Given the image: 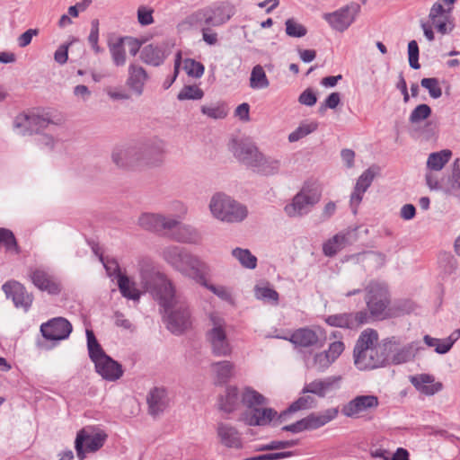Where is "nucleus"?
Masks as SVG:
<instances>
[{
    "label": "nucleus",
    "instance_id": "9",
    "mask_svg": "<svg viewBox=\"0 0 460 460\" xmlns=\"http://www.w3.org/2000/svg\"><path fill=\"white\" fill-rule=\"evenodd\" d=\"M360 11V5L357 3H350L332 13L323 14V19L335 31L343 32L355 21Z\"/></svg>",
    "mask_w": 460,
    "mask_h": 460
},
{
    "label": "nucleus",
    "instance_id": "35",
    "mask_svg": "<svg viewBox=\"0 0 460 460\" xmlns=\"http://www.w3.org/2000/svg\"><path fill=\"white\" fill-rule=\"evenodd\" d=\"M348 243V237L346 234L339 233L328 239L323 244V253L327 257L335 256L341 251Z\"/></svg>",
    "mask_w": 460,
    "mask_h": 460
},
{
    "label": "nucleus",
    "instance_id": "61",
    "mask_svg": "<svg viewBox=\"0 0 460 460\" xmlns=\"http://www.w3.org/2000/svg\"><path fill=\"white\" fill-rule=\"evenodd\" d=\"M295 456L293 451L267 453L245 458L244 460H279Z\"/></svg>",
    "mask_w": 460,
    "mask_h": 460
},
{
    "label": "nucleus",
    "instance_id": "10",
    "mask_svg": "<svg viewBox=\"0 0 460 460\" xmlns=\"http://www.w3.org/2000/svg\"><path fill=\"white\" fill-rule=\"evenodd\" d=\"M140 164L158 165L162 163L165 153V142L160 138L153 137L137 144Z\"/></svg>",
    "mask_w": 460,
    "mask_h": 460
},
{
    "label": "nucleus",
    "instance_id": "36",
    "mask_svg": "<svg viewBox=\"0 0 460 460\" xmlns=\"http://www.w3.org/2000/svg\"><path fill=\"white\" fill-rule=\"evenodd\" d=\"M239 404V391L235 386H228L225 395L219 399L220 410L231 413L236 410Z\"/></svg>",
    "mask_w": 460,
    "mask_h": 460
},
{
    "label": "nucleus",
    "instance_id": "13",
    "mask_svg": "<svg viewBox=\"0 0 460 460\" xmlns=\"http://www.w3.org/2000/svg\"><path fill=\"white\" fill-rule=\"evenodd\" d=\"M138 226L144 230L161 233L164 230H172L179 225V219L165 217L158 213H143L137 220Z\"/></svg>",
    "mask_w": 460,
    "mask_h": 460
},
{
    "label": "nucleus",
    "instance_id": "39",
    "mask_svg": "<svg viewBox=\"0 0 460 460\" xmlns=\"http://www.w3.org/2000/svg\"><path fill=\"white\" fill-rule=\"evenodd\" d=\"M247 208L234 199L221 221L226 223H240L247 217Z\"/></svg>",
    "mask_w": 460,
    "mask_h": 460
},
{
    "label": "nucleus",
    "instance_id": "29",
    "mask_svg": "<svg viewBox=\"0 0 460 460\" xmlns=\"http://www.w3.org/2000/svg\"><path fill=\"white\" fill-rule=\"evenodd\" d=\"M251 168L253 172L261 175H274L279 171L280 162L278 159L266 157L261 153L260 157L257 158Z\"/></svg>",
    "mask_w": 460,
    "mask_h": 460
},
{
    "label": "nucleus",
    "instance_id": "24",
    "mask_svg": "<svg viewBox=\"0 0 460 460\" xmlns=\"http://www.w3.org/2000/svg\"><path fill=\"white\" fill-rule=\"evenodd\" d=\"M170 231L169 237L177 243L197 245L202 242V234L197 228L190 225H181L180 221L179 225Z\"/></svg>",
    "mask_w": 460,
    "mask_h": 460
},
{
    "label": "nucleus",
    "instance_id": "14",
    "mask_svg": "<svg viewBox=\"0 0 460 460\" xmlns=\"http://www.w3.org/2000/svg\"><path fill=\"white\" fill-rule=\"evenodd\" d=\"M72 330V324L64 317L52 318L40 325V332L43 338L51 341L67 339Z\"/></svg>",
    "mask_w": 460,
    "mask_h": 460
},
{
    "label": "nucleus",
    "instance_id": "5",
    "mask_svg": "<svg viewBox=\"0 0 460 460\" xmlns=\"http://www.w3.org/2000/svg\"><path fill=\"white\" fill-rule=\"evenodd\" d=\"M212 327L205 333V341L209 345L213 356L218 358L230 357L233 353V346L227 337L226 323L224 319L210 314Z\"/></svg>",
    "mask_w": 460,
    "mask_h": 460
},
{
    "label": "nucleus",
    "instance_id": "31",
    "mask_svg": "<svg viewBox=\"0 0 460 460\" xmlns=\"http://www.w3.org/2000/svg\"><path fill=\"white\" fill-rule=\"evenodd\" d=\"M114 271L118 272V286L122 296L131 299L138 300L140 298V292L135 288V284L130 282L129 278L120 272L118 263L114 262Z\"/></svg>",
    "mask_w": 460,
    "mask_h": 460
},
{
    "label": "nucleus",
    "instance_id": "59",
    "mask_svg": "<svg viewBox=\"0 0 460 460\" xmlns=\"http://www.w3.org/2000/svg\"><path fill=\"white\" fill-rule=\"evenodd\" d=\"M420 49L416 40H412L408 43V58L409 65L412 69H419L420 65L419 63Z\"/></svg>",
    "mask_w": 460,
    "mask_h": 460
},
{
    "label": "nucleus",
    "instance_id": "16",
    "mask_svg": "<svg viewBox=\"0 0 460 460\" xmlns=\"http://www.w3.org/2000/svg\"><path fill=\"white\" fill-rule=\"evenodd\" d=\"M28 277L32 284L41 291L49 295H58L61 292V286L55 277L44 267L31 268Z\"/></svg>",
    "mask_w": 460,
    "mask_h": 460
},
{
    "label": "nucleus",
    "instance_id": "50",
    "mask_svg": "<svg viewBox=\"0 0 460 460\" xmlns=\"http://www.w3.org/2000/svg\"><path fill=\"white\" fill-rule=\"evenodd\" d=\"M451 10L452 8H448L447 14L444 15V18L431 21L437 31L442 35L450 33L455 28L454 20L450 15Z\"/></svg>",
    "mask_w": 460,
    "mask_h": 460
},
{
    "label": "nucleus",
    "instance_id": "28",
    "mask_svg": "<svg viewBox=\"0 0 460 460\" xmlns=\"http://www.w3.org/2000/svg\"><path fill=\"white\" fill-rule=\"evenodd\" d=\"M412 385L420 393L426 395H433L442 390L440 382L434 383V376L429 374L412 376L410 378Z\"/></svg>",
    "mask_w": 460,
    "mask_h": 460
},
{
    "label": "nucleus",
    "instance_id": "37",
    "mask_svg": "<svg viewBox=\"0 0 460 460\" xmlns=\"http://www.w3.org/2000/svg\"><path fill=\"white\" fill-rule=\"evenodd\" d=\"M460 160L457 158L453 164L452 174L448 177L443 190L445 193L460 198Z\"/></svg>",
    "mask_w": 460,
    "mask_h": 460
},
{
    "label": "nucleus",
    "instance_id": "21",
    "mask_svg": "<svg viewBox=\"0 0 460 460\" xmlns=\"http://www.w3.org/2000/svg\"><path fill=\"white\" fill-rule=\"evenodd\" d=\"M217 434L224 447L234 449L243 448L242 434L231 424L218 422L217 425Z\"/></svg>",
    "mask_w": 460,
    "mask_h": 460
},
{
    "label": "nucleus",
    "instance_id": "17",
    "mask_svg": "<svg viewBox=\"0 0 460 460\" xmlns=\"http://www.w3.org/2000/svg\"><path fill=\"white\" fill-rule=\"evenodd\" d=\"M51 120L49 119L36 114H19L13 122V126L18 134L32 135L39 134L41 129L46 128Z\"/></svg>",
    "mask_w": 460,
    "mask_h": 460
},
{
    "label": "nucleus",
    "instance_id": "58",
    "mask_svg": "<svg viewBox=\"0 0 460 460\" xmlns=\"http://www.w3.org/2000/svg\"><path fill=\"white\" fill-rule=\"evenodd\" d=\"M184 68L190 76L195 78H200L205 71V66L202 63L191 58H187L185 60Z\"/></svg>",
    "mask_w": 460,
    "mask_h": 460
},
{
    "label": "nucleus",
    "instance_id": "52",
    "mask_svg": "<svg viewBox=\"0 0 460 460\" xmlns=\"http://www.w3.org/2000/svg\"><path fill=\"white\" fill-rule=\"evenodd\" d=\"M431 113V108L428 104H419L410 114L409 121L413 125L419 124L428 119Z\"/></svg>",
    "mask_w": 460,
    "mask_h": 460
},
{
    "label": "nucleus",
    "instance_id": "43",
    "mask_svg": "<svg viewBox=\"0 0 460 460\" xmlns=\"http://www.w3.org/2000/svg\"><path fill=\"white\" fill-rule=\"evenodd\" d=\"M211 367L216 373L217 381L219 384H226L229 381L234 367V364L228 360L215 362Z\"/></svg>",
    "mask_w": 460,
    "mask_h": 460
},
{
    "label": "nucleus",
    "instance_id": "12",
    "mask_svg": "<svg viewBox=\"0 0 460 460\" xmlns=\"http://www.w3.org/2000/svg\"><path fill=\"white\" fill-rule=\"evenodd\" d=\"M378 405V397L374 394L357 395L342 405L341 412L347 418L357 419L360 414L376 409Z\"/></svg>",
    "mask_w": 460,
    "mask_h": 460
},
{
    "label": "nucleus",
    "instance_id": "40",
    "mask_svg": "<svg viewBox=\"0 0 460 460\" xmlns=\"http://www.w3.org/2000/svg\"><path fill=\"white\" fill-rule=\"evenodd\" d=\"M108 47L113 64L116 66H124L127 61L126 50L124 48V39L119 37L115 42L109 40Z\"/></svg>",
    "mask_w": 460,
    "mask_h": 460
},
{
    "label": "nucleus",
    "instance_id": "15",
    "mask_svg": "<svg viewBox=\"0 0 460 460\" xmlns=\"http://www.w3.org/2000/svg\"><path fill=\"white\" fill-rule=\"evenodd\" d=\"M7 298L12 299L16 308H22L28 312L33 302L32 294L29 293L26 288L16 280H8L2 286Z\"/></svg>",
    "mask_w": 460,
    "mask_h": 460
},
{
    "label": "nucleus",
    "instance_id": "32",
    "mask_svg": "<svg viewBox=\"0 0 460 460\" xmlns=\"http://www.w3.org/2000/svg\"><path fill=\"white\" fill-rule=\"evenodd\" d=\"M319 341L316 332L308 328H300L295 331L290 338V341L296 346L308 348L317 344Z\"/></svg>",
    "mask_w": 460,
    "mask_h": 460
},
{
    "label": "nucleus",
    "instance_id": "49",
    "mask_svg": "<svg viewBox=\"0 0 460 460\" xmlns=\"http://www.w3.org/2000/svg\"><path fill=\"white\" fill-rule=\"evenodd\" d=\"M317 128L318 123L315 121H312L310 123H301L296 130L289 134L288 141L291 143L296 142L299 139L315 131Z\"/></svg>",
    "mask_w": 460,
    "mask_h": 460
},
{
    "label": "nucleus",
    "instance_id": "30",
    "mask_svg": "<svg viewBox=\"0 0 460 460\" xmlns=\"http://www.w3.org/2000/svg\"><path fill=\"white\" fill-rule=\"evenodd\" d=\"M233 200L231 197L224 193L218 192L214 194L209 202V210L212 216L221 221Z\"/></svg>",
    "mask_w": 460,
    "mask_h": 460
},
{
    "label": "nucleus",
    "instance_id": "19",
    "mask_svg": "<svg viewBox=\"0 0 460 460\" xmlns=\"http://www.w3.org/2000/svg\"><path fill=\"white\" fill-rule=\"evenodd\" d=\"M278 415L272 408L255 406L247 409L243 414V420L249 426H267Z\"/></svg>",
    "mask_w": 460,
    "mask_h": 460
},
{
    "label": "nucleus",
    "instance_id": "60",
    "mask_svg": "<svg viewBox=\"0 0 460 460\" xmlns=\"http://www.w3.org/2000/svg\"><path fill=\"white\" fill-rule=\"evenodd\" d=\"M334 361L329 357V355L323 351L316 353L314 357V365L317 371L323 372L327 369Z\"/></svg>",
    "mask_w": 460,
    "mask_h": 460
},
{
    "label": "nucleus",
    "instance_id": "33",
    "mask_svg": "<svg viewBox=\"0 0 460 460\" xmlns=\"http://www.w3.org/2000/svg\"><path fill=\"white\" fill-rule=\"evenodd\" d=\"M210 268L208 264L207 265V269L204 270L203 272H201L199 275H198L195 281L209 291H211L213 294L217 296L219 298L228 301L231 299L232 296L231 293L228 291V289L224 286H216L213 284H210L207 280V277L209 274Z\"/></svg>",
    "mask_w": 460,
    "mask_h": 460
},
{
    "label": "nucleus",
    "instance_id": "47",
    "mask_svg": "<svg viewBox=\"0 0 460 460\" xmlns=\"http://www.w3.org/2000/svg\"><path fill=\"white\" fill-rule=\"evenodd\" d=\"M232 255L246 269L253 270L257 266V258L248 249L235 248Z\"/></svg>",
    "mask_w": 460,
    "mask_h": 460
},
{
    "label": "nucleus",
    "instance_id": "11",
    "mask_svg": "<svg viewBox=\"0 0 460 460\" xmlns=\"http://www.w3.org/2000/svg\"><path fill=\"white\" fill-rule=\"evenodd\" d=\"M229 149L240 163L250 168L261 154L255 144L249 138H232Z\"/></svg>",
    "mask_w": 460,
    "mask_h": 460
},
{
    "label": "nucleus",
    "instance_id": "34",
    "mask_svg": "<svg viewBox=\"0 0 460 460\" xmlns=\"http://www.w3.org/2000/svg\"><path fill=\"white\" fill-rule=\"evenodd\" d=\"M316 401L311 395L300 396L297 400L293 402L287 410L283 411L279 416L278 420L283 422L286 420L287 415L298 411L300 410H306L315 407Z\"/></svg>",
    "mask_w": 460,
    "mask_h": 460
},
{
    "label": "nucleus",
    "instance_id": "2",
    "mask_svg": "<svg viewBox=\"0 0 460 460\" xmlns=\"http://www.w3.org/2000/svg\"><path fill=\"white\" fill-rule=\"evenodd\" d=\"M377 339V332L373 329L365 330L359 335L353 350L354 364L358 369H374L390 363V354L395 342L388 340L383 344L374 345Z\"/></svg>",
    "mask_w": 460,
    "mask_h": 460
},
{
    "label": "nucleus",
    "instance_id": "46",
    "mask_svg": "<svg viewBox=\"0 0 460 460\" xmlns=\"http://www.w3.org/2000/svg\"><path fill=\"white\" fill-rule=\"evenodd\" d=\"M243 403L249 408L266 404V398L251 387H246L242 394Z\"/></svg>",
    "mask_w": 460,
    "mask_h": 460
},
{
    "label": "nucleus",
    "instance_id": "20",
    "mask_svg": "<svg viewBox=\"0 0 460 460\" xmlns=\"http://www.w3.org/2000/svg\"><path fill=\"white\" fill-rule=\"evenodd\" d=\"M147 80L148 74L143 66L135 62L129 64L128 68V78L126 80V85L137 96H141L143 94L145 84Z\"/></svg>",
    "mask_w": 460,
    "mask_h": 460
},
{
    "label": "nucleus",
    "instance_id": "25",
    "mask_svg": "<svg viewBox=\"0 0 460 460\" xmlns=\"http://www.w3.org/2000/svg\"><path fill=\"white\" fill-rule=\"evenodd\" d=\"M374 178L375 173L370 168L364 171L363 173L358 177L353 192L350 195V207L354 214L357 213V208L362 201L363 195L370 187Z\"/></svg>",
    "mask_w": 460,
    "mask_h": 460
},
{
    "label": "nucleus",
    "instance_id": "45",
    "mask_svg": "<svg viewBox=\"0 0 460 460\" xmlns=\"http://www.w3.org/2000/svg\"><path fill=\"white\" fill-rule=\"evenodd\" d=\"M202 114L214 119H225L229 111L227 105L225 102H217L211 105H203L200 108Z\"/></svg>",
    "mask_w": 460,
    "mask_h": 460
},
{
    "label": "nucleus",
    "instance_id": "44",
    "mask_svg": "<svg viewBox=\"0 0 460 460\" xmlns=\"http://www.w3.org/2000/svg\"><path fill=\"white\" fill-rule=\"evenodd\" d=\"M249 84L251 88L255 90L265 89L269 87L270 81L263 67L261 65H256L252 67Z\"/></svg>",
    "mask_w": 460,
    "mask_h": 460
},
{
    "label": "nucleus",
    "instance_id": "4",
    "mask_svg": "<svg viewBox=\"0 0 460 460\" xmlns=\"http://www.w3.org/2000/svg\"><path fill=\"white\" fill-rule=\"evenodd\" d=\"M234 13V5L225 1L214 7L196 11L186 18V22L190 26L217 27L228 22Z\"/></svg>",
    "mask_w": 460,
    "mask_h": 460
},
{
    "label": "nucleus",
    "instance_id": "53",
    "mask_svg": "<svg viewBox=\"0 0 460 460\" xmlns=\"http://www.w3.org/2000/svg\"><path fill=\"white\" fill-rule=\"evenodd\" d=\"M285 24H286V33L289 37L302 38V37L305 36L307 33L306 28L303 24L298 23L293 18L288 19L286 21Z\"/></svg>",
    "mask_w": 460,
    "mask_h": 460
},
{
    "label": "nucleus",
    "instance_id": "6",
    "mask_svg": "<svg viewBox=\"0 0 460 460\" xmlns=\"http://www.w3.org/2000/svg\"><path fill=\"white\" fill-rule=\"evenodd\" d=\"M365 296L367 307L370 315L375 319H384L387 316V308L390 304V296L385 286L371 282L366 288Z\"/></svg>",
    "mask_w": 460,
    "mask_h": 460
},
{
    "label": "nucleus",
    "instance_id": "27",
    "mask_svg": "<svg viewBox=\"0 0 460 460\" xmlns=\"http://www.w3.org/2000/svg\"><path fill=\"white\" fill-rule=\"evenodd\" d=\"M338 413L339 409L337 407L329 408L317 413H310L305 418H303L305 429V430L317 429L334 420L338 416Z\"/></svg>",
    "mask_w": 460,
    "mask_h": 460
},
{
    "label": "nucleus",
    "instance_id": "64",
    "mask_svg": "<svg viewBox=\"0 0 460 460\" xmlns=\"http://www.w3.org/2000/svg\"><path fill=\"white\" fill-rule=\"evenodd\" d=\"M106 93L113 101H128L131 98L130 93L122 86L109 87L106 89Z\"/></svg>",
    "mask_w": 460,
    "mask_h": 460
},
{
    "label": "nucleus",
    "instance_id": "26",
    "mask_svg": "<svg viewBox=\"0 0 460 460\" xmlns=\"http://www.w3.org/2000/svg\"><path fill=\"white\" fill-rule=\"evenodd\" d=\"M146 401L149 414L156 417L163 413L168 405L167 392L163 387H154L148 393Z\"/></svg>",
    "mask_w": 460,
    "mask_h": 460
},
{
    "label": "nucleus",
    "instance_id": "54",
    "mask_svg": "<svg viewBox=\"0 0 460 460\" xmlns=\"http://www.w3.org/2000/svg\"><path fill=\"white\" fill-rule=\"evenodd\" d=\"M203 96V91L197 85H185L178 93L177 98L180 101L200 100Z\"/></svg>",
    "mask_w": 460,
    "mask_h": 460
},
{
    "label": "nucleus",
    "instance_id": "55",
    "mask_svg": "<svg viewBox=\"0 0 460 460\" xmlns=\"http://www.w3.org/2000/svg\"><path fill=\"white\" fill-rule=\"evenodd\" d=\"M254 291H255V296L258 299L272 302L274 304H278V302H279V293L275 289H273L270 287L256 286L254 288Z\"/></svg>",
    "mask_w": 460,
    "mask_h": 460
},
{
    "label": "nucleus",
    "instance_id": "62",
    "mask_svg": "<svg viewBox=\"0 0 460 460\" xmlns=\"http://www.w3.org/2000/svg\"><path fill=\"white\" fill-rule=\"evenodd\" d=\"M460 338V329L455 330L448 338L442 341V345L436 348L435 351L438 354H446L453 347L454 343Z\"/></svg>",
    "mask_w": 460,
    "mask_h": 460
},
{
    "label": "nucleus",
    "instance_id": "3",
    "mask_svg": "<svg viewBox=\"0 0 460 460\" xmlns=\"http://www.w3.org/2000/svg\"><path fill=\"white\" fill-rule=\"evenodd\" d=\"M160 255L173 270L194 280L208 265L199 257L179 245L171 244L164 247Z\"/></svg>",
    "mask_w": 460,
    "mask_h": 460
},
{
    "label": "nucleus",
    "instance_id": "41",
    "mask_svg": "<svg viewBox=\"0 0 460 460\" xmlns=\"http://www.w3.org/2000/svg\"><path fill=\"white\" fill-rule=\"evenodd\" d=\"M86 340L89 358L93 363L107 356L92 330H86Z\"/></svg>",
    "mask_w": 460,
    "mask_h": 460
},
{
    "label": "nucleus",
    "instance_id": "23",
    "mask_svg": "<svg viewBox=\"0 0 460 460\" xmlns=\"http://www.w3.org/2000/svg\"><path fill=\"white\" fill-rule=\"evenodd\" d=\"M96 372L107 381H116L119 379L124 373L120 363L114 360L109 355L94 363Z\"/></svg>",
    "mask_w": 460,
    "mask_h": 460
},
{
    "label": "nucleus",
    "instance_id": "22",
    "mask_svg": "<svg viewBox=\"0 0 460 460\" xmlns=\"http://www.w3.org/2000/svg\"><path fill=\"white\" fill-rule=\"evenodd\" d=\"M137 146L136 145L116 147L112 152L113 163L121 168H130L139 164Z\"/></svg>",
    "mask_w": 460,
    "mask_h": 460
},
{
    "label": "nucleus",
    "instance_id": "48",
    "mask_svg": "<svg viewBox=\"0 0 460 460\" xmlns=\"http://www.w3.org/2000/svg\"><path fill=\"white\" fill-rule=\"evenodd\" d=\"M0 243L4 245L6 252H14L15 254L21 252L17 240L10 229L0 227Z\"/></svg>",
    "mask_w": 460,
    "mask_h": 460
},
{
    "label": "nucleus",
    "instance_id": "7",
    "mask_svg": "<svg viewBox=\"0 0 460 460\" xmlns=\"http://www.w3.org/2000/svg\"><path fill=\"white\" fill-rule=\"evenodd\" d=\"M108 438L103 430L90 434L87 429H82L77 432L75 440V448L80 460L85 458V453H93L102 448Z\"/></svg>",
    "mask_w": 460,
    "mask_h": 460
},
{
    "label": "nucleus",
    "instance_id": "42",
    "mask_svg": "<svg viewBox=\"0 0 460 460\" xmlns=\"http://www.w3.org/2000/svg\"><path fill=\"white\" fill-rule=\"evenodd\" d=\"M352 313L330 314L324 318V322L329 326L350 330L354 329Z\"/></svg>",
    "mask_w": 460,
    "mask_h": 460
},
{
    "label": "nucleus",
    "instance_id": "38",
    "mask_svg": "<svg viewBox=\"0 0 460 460\" xmlns=\"http://www.w3.org/2000/svg\"><path fill=\"white\" fill-rule=\"evenodd\" d=\"M451 156L452 151L449 149L431 153L427 160V168L429 171H440L449 162Z\"/></svg>",
    "mask_w": 460,
    "mask_h": 460
},
{
    "label": "nucleus",
    "instance_id": "8",
    "mask_svg": "<svg viewBox=\"0 0 460 460\" xmlns=\"http://www.w3.org/2000/svg\"><path fill=\"white\" fill-rule=\"evenodd\" d=\"M320 193L315 189L303 187L293 198L292 202L285 206V212L289 217H299L307 214L314 205L320 200Z\"/></svg>",
    "mask_w": 460,
    "mask_h": 460
},
{
    "label": "nucleus",
    "instance_id": "57",
    "mask_svg": "<svg viewBox=\"0 0 460 460\" xmlns=\"http://www.w3.org/2000/svg\"><path fill=\"white\" fill-rule=\"evenodd\" d=\"M88 41L94 51V53L99 54L103 52V49H102L99 44V20L93 19L91 22V31L88 36Z\"/></svg>",
    "mask_w": 460,
    "mask_h": 460
},
{
    "label": "nucleus",
    "instance_id": "1",
    "mask_svg": "<svg viewBox=\"0 0 460 460\" xmlns=\"http://www.w3.org/2000/svg\"><path fill=\"white\" fill-rule=\"evenodd\" d=\"M140 280L143 288L150 293L164 310L166 328L175 335L182 334L191 326V312L187 298L177 293L167 276L153 270L142 269Z\"/></svg>",
    "mask_w": 460,
    "mask_h": 460
},
{
    "label": "nucleus",
    "instance_id": "18",
    "mask_svg": "<svg viewBox=\"0 0 460 460\" xmlns=\"http://www.w3.org/2000/svg\"><path fill=\"white\" fill-rule=\"evenodd\" d=\"M170 51L165 42L150 43L142 48L140 59L146 65L159 66L164 64Z\"/></svg>",
    "mask_w": 460,
    "mask_h": 460
},
{
    "label": "nucleus",
    "instance_id": "63",
    "mask_svg": "<svg viewBox=\"0 0 460 460\" xmlns=\"http://www.w3.org/2000/svg\"><path fill=\"white\" fill-rule=\"evenodd\" d=\"M154 10L141 5L137 9V21L142 26H147L154 22L153 18Z\"/></svg>",
    "mask_w": 460,
    "mask_h": 460
},
{
    "label": "nucleus",
    "instance_id": "51",
    "mask_svg": "<svg viewBox=\"0 0 460 460\" xmlns=\"http://www.w3.org/2000/svg\"><path fill=\"white\" fill-rule=\"evenodd\" d=\"M413 357V346L410 344L398 349L392 356L390 355V363L394 365H400L411 360Z\"/></svg>",
    "mask_w": 460,
    "mask_h": 460
},
{
    "label": "nucleus",
    "instance_id": "56",
    "mask_svg": "<svg viewBox=\"0 0 460 460\" xmlns=\"http://www.w3.org/2000/svg\"><path fill=\"white\" fill-rule=\"evenodd\" d=\"M422 87L429 91L430 97L438 99L442 95V89L439 86L438 79L436 77L423 78L420 81Z\"/></svg>",
    "mask_w": 460,
    "mask_h": 460
}]
</instances>
